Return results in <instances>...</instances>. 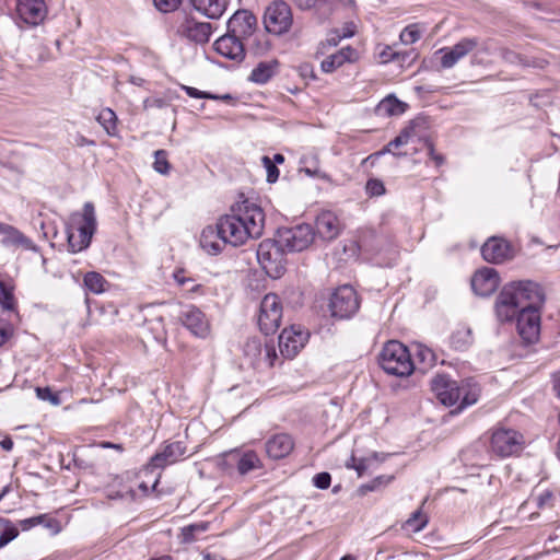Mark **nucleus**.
Wrapping results in <instances>:
<instances>
[{"label": "nucleus", "instance_id": "1", "mask_svg": "<svg viewBox=\"0 0 560 560\" xmlns=\"http://www.w3.org/2000/svg\"><path fill=\"white\" fill-rule=\"evenodd\" d=\"M542 289L536 282L513 281L505 284L495 302L500 322H509L516 315V328L524 341L532 343L540 332L539 307L544 304Z\"/></svg>", "mask_w": 560, "mask_h": 560}, {"label": "nucleus", "instance_id": "2", "mask_svg": "<svg viewBox=\"0 0 560 560\" xmlns=\"http://www.w3.org/2000/svg\"><path fill=\"white\" fill-rule=\"evenodd\" d=\"M265 212L256 202L245 199L233 205L230 212L220 217L215 223L221 238L228 245L238 247L249 238H258L264 233Z\"/></svg>", "mask_w": 560, "mask_h": 560}, {"label": "nucleus", "instance_id": "3", "mask_svg": "<svg viewBox=\"0 0 560 560\" xmlns=\"http://www.w3.org/2000/svg\"><path fill=\"white\" fill-rule=\"evenodd\" d=\"M431 389L444 406H456L453 413L463 411L479 398V388L476 385L458 384L445 374H438L431 380Z\"/></svg>", "mask_w": 560, "mask_h": 560}, {"label": "nucleus", "instance_id": "4", "mask_svg": "<svg viewBox=\"0 0 560 560\" xmlns=\"http://www.w3.org/2000/svg\"><path fill=\"white\" fill-rule=\"evenodd\" d=\"M96 225L95 210L91 202L84 203L82 212H75L71 215L68 245L72 253L81 252L90 246Z\"/></svg>", "mask_w": 560, "mask_h": 560}, {"label": "nucleus", "instance_id": "5", "mask_svg": "<svg viewBox=\"0 0 560 560\" xmlns=\"http://www.w3.org/2000/svg\"><path fill=\"white\" fill-rule=\"evenodd\" d=\"M378 362L387 374L398 377L410 375L415 369L408 349L396 340L385 343L378 355Z\"/></svg>", "mask_w": 560, "mask_h": 560}, {"label": "nucleus", "instance_id": "6", "mask_svg": "<svg viewBox=\"0 0 560 560\" xmlns=\"http://www.w3.org/2000/svg\"><path fill=\"white\" fill-rule=\"evenodd\" d=\"M257 259L265 272L273 279L285 270L284 247L279 240H264L257 248Z\"/></svg>", "mask_w": 560, "mask_h": 560}, {"label": "nucleus", "instance_id": "7", "mask_svg": "<svg viewBox=\"0 0 560 560\" xmlns=\"http://www.w3.org/2000/svg\"><path fill=\"white\" fill-rule=\"evenodd\" d=\"M525 446L524 435L515 429L498 427L490 438V450L499 457L517 455Z\"/></svg>", "mask_w": 560, "mask_h": 560}, {"label": "nucleus", "instance_id": "8", "mask_svg": "<svg viewBox=\"0 0 560 560\" xmlns=\"http://www.w3.org/2000/svg\"><path fill=\"white\" fill-rule=\"evenodd\" d=\"M292 24V11L287 2L276 0L266 8L264 25L268 33L273 35H283L290 31Z\"/></svg>", "mask_w": 560, "mask_h": 560}, {"label": "nucleus", "instance_id": "9", "mask_svg": "<svg viewBox=\"0 0 560 560\" xmlns=\"http://www.w3.org/2000/svg\"><path fill=\"white\" fill-rule=\"evenodd\" d=\"M328 306L332 317L347 319L359 311L360 300L355 290L351 285L345 284L334 291Z\"/></svg>", "mask_w": 560, "mask_h": 560}, {"label": "nucleus", "instance_id": "10", "mask_svg": "<svg viewBox=\"0 0 560 560\" xmlns=\"http://www.w3.org/2000/svg\"><path fill=\"white\" fill-rule=\"evenodd\" d=\"M282 318V305L277 294L269 293L264 296L259 306L258 326L265 335L278 330Z\"/></svg>", "mask_w": 560, "mask_h": 560}, {"label": "nucleus", "instance_id": "11", "mask_svg": "<svg viewBox=\"0 0 560 560\" xmlns=\"http://www.w3.org/2000/svg\"><path fill=\"white\" fill-rule=\"evenodd\" d=\"M315 232L310 224H298L292 228H284L278 231L280 244L289 252H302L314 241Z\"/></svg>", "mask_w": 560, "mask_h": 560}, {"label": "nucleus", "instance_id": "12", "mask_svg": "<svg viewBox=\"0 0 560 560\" xmlns=\"http://www.w3.org/2000/svg\"><path fill=\"white\" fill-rule=\"evenodd\" d=\"M179 319L194 336L207 338L210 335V323L205 313L198 307L187 306L180 312Z\"/></svg>", "mask_w": 560, "mask_h": 560}, {"label": "nucleus", "instance_id": "13", "mask_svg": "<svg viewBox=\"0 0 560 560\" xmlns=\"http://www.w3.org/2000/svg\"><path fill=\"white\" fill-rule=\"evenodd\" d=\"M213 48L219 55L236 63H241L246 56L243 38L228 32L213 43Z\"/></svg>", "mask_w": 560, "mask_h": 560}, {"label": "nucleus", "instance_id": "14", "mask_svg": "<svg viewBox=\"0 0 560 560\" xmlns=\"http://www.w3.org/2000/svg\"><path fill=\"white\" fill-rule=\"evenodd\" d=\"M478 39L475 37H465L453 47H443L438 50L441 54V66L444 69L454 67L460 59L478 47Z\"/></svg>", "mask_w": 560, "mask_h": 560}, {"label": "nucleus", "instance_id": "15", "mask_svg": "<svg viewBox=\"0 0 560 560\" xmlns=\"http://www.w3.org/2000/svg\"><path fill=\"white\" fill-rule=\"evenodd\" d=\"M481 255L485 260L492 264H501L513 257L511 244L499 236H491L481 247Z\"/></svg>", "mask_w": 560, "mask_h": 560}, {"label": "nucleus", "instance_id": "16", "mask_svg": "<svg viewBox=\"0 0 560 560\" xmlns=\"http://www.w3.org/2000/svg\"><path fill=\"white\" fill-rule=\"evenodd\" d=\"M307 340V334L300 328L291 326L284 328L279 336V349L281 354L287 359L294 358L304 347Z\"/></svg>", "mask_w": 560, "mask_h": 560}, {"label": "nucleus", "instance_id": "17", "mask_svg": "<svg viewBox=\"0 0 560 560\" xmlns=\"http://www.w3.org/2000/svg\"><path fill=\"white\" fill-rule=\"evenodd\" d=\"M16 13L22 22L36 26L46 16L47 8L44 0H18Z\"/></svg>", "mask_w": 560, "mask_h": 560}, {"label": "nucleus", "instance_id": "18", "mask_svg": "<svg viewBox=\"0 0 560 560\" xmlns=\"http://www.w3.org/2000/svg\"><path fill=\"white\" fill-rule=\"evenodd\" d=\"M177 33L191 42L203 44L210 38L212 25L208 22L197 21L194 18H185L178 25Z\"/></svg>", "mask_w": 560, "mask_h": 560}, {"label": "nucleus", "instance_id": "19", "mask_svg": "<svg viewBox=\"0 0 560 560\" xmlns=\"http://www.w3.org/2000/svg\"><path fill=\"white\" fill-rule=\"evenodd\" d=\"M256 25L257 20L252 12L238 10L228 21V33L244 39L254 33Z\"/></svg>", "mask_w": 560, "mask_h": 560}, {"label": "nucleus", "instance_id": "20", "mask_svg": "<svg viewBox=\"0 0 560 560\" xmlns=\"http://www.w3.org/2000/svg\"><path fill=\"white\" fill-rule=\"evenodd\" d=\"M500 277L493 268H482L471 279V288L480 296L491 295L498 289Z\"/></svg>", "mask_w": 560, "mask_h": 560}, {"label": "nucleus", "instance_id": "21", "mask_svg": "<svg viewBox=\"0 0 560 560\" xmlns=\"http://www.w3.org/2000/svg\"><path fill=\"white\" fill-rule=\"evenodd\" d=\"M187 448L184 442L176 441L167 444L162 452L156 453L150 459V466L153 468H163L178 462L186 453Z\"/></svg>", "mask_w": 560, "mask_h": 560}, {"label": "nucleus", "instance_id": "22", "mask_svg": "<svg viewBox=\"0 0 560 560\" xmlns=\"http://www.w3.org/2000/svg\"><path fill=\"white\" fill-rule=\"evenodd\" d=\"M316 234L325 241L335 240L341 231L338 217L331 211L320 212L315 221Z\"/></svg>", "mask_w": 560, "mask_h": 560}, {"label": "nucleus", "instance_id": "23", "mask_svg": "<svg viewBox=\"0 0 560 560\" xmlns=\"http://www.w3.org/2000/svg\"><path fill=\"white\" fill-rule=\"evenodd\" d=\"M359 59V52L357 49L351 46H347L341 48L335 54L326 57L322 63L320 68L326 73H331L346 62H355Z\"/></svg>", "mask_w": 560, "mask_h": 560}, {"label": "nucleus", "instance_id": "24", "mask_svg": "<svg viewBox=\"0 0 560 560\" xmlns=\"http://www.w3.org/2000/svg\"><path fill=\"white\" fill-rule=\"evenodd\" d=\"M226 462L231 466H236L238 474L242 476L260 467V459L253 451L245 453L230 452L226 455Z\"/></svg>", "mask_w": 560, "mask_h": 560}, {"label": "nucleus", "instance_id": "25", "mask_svg": "<svg viewBox=\"0 0 560 560\" xmlns=\"http://www.w3.org/2000/svg\"><path fill=\"white\" fill-rule=\"evenodd\" d=\"M293 447L292 438L284 433L276 434L266 442V452L273 459H281L288 456Z\"/></svg>", "mask_w": 560, "mask_h": 560}, {"label": "nucleus", "instance_id": "26", "mask_svg": "<svg viewBox=\"0 0 560 560\" xmlns=\"http://www.w3.org/2000/svg\"><path fill=\"white\" fill-rule=\"evenodd\" d=\"M217 225L206 226L200 235V246L210 255L220 254L226 246Z\"/></svg>", "mask_w": 560, "mask_h": 560}, {"label": "nucleus", "instance_id": "27", "mask_svg": "<svg viewBox=\"0 0 560 560\" xmlns=\"http://www.w3.org/2000/svg\"><path fill=\"white\" fill-rule=\"evenodd\" d=\"M279 70V61L273 59L269 61H260L250 72L249 81L262 85L269 82Z\"/></svg>", "mask_w": 560, "mask_h": 560}, {"label": "nucleus", "instance_id": "28", "mask_svg": "<svg viewBox=\"0 0 560 560\" xmlns=\"http://www.w3.org/2000/svg\"><path fill=\"white\" fill-rule=\"evenodd\" d=\"M192 7L209 19H219L226 10V0H190Z\"/></svg>", "mask_w": 560, "mask_h": 560}, {"label": "nucleus", "instance_id": "29", "mask_svg": "<svg viewBox=\"0 0 560 560\" xmlns=\"http://www.w3.org/2000/svg\"><path fill=\"white\" fill-rule=\"evenodd\" d=\"M22 530H30L31 528L42 525L49 529L52 534H57L60 530V523L51 517L49 514H39L33 517H28L20 521L19 523Z\"/></svg>", "mask_w": 560, "mask_h": 560}, {"label": "nucleus", "instance_id": "30", "mask_svg": "<svg viewBox=\"0 0 560 560\" xmlns=\"http://www.w3.org/2000/svg\"><path fill=\"white\" fill-rule=\"evenodd\" d=\"M300 171L304 172L308 177L328 180L329 176L322 171L319 159L315 153L304 154L300 160Z\"/></svg>", "mask_w": 560, "mask_h": 560}, {"label": "nucleus", "instance_id": "31", "mask_svg": "<svg viewBox=\"0 0 560 560\" xmlns=\"http://www.w3.org/2000/svg\"><path fill=\"white\" fill-rule=\"evenodd\" d=\"M407 105L399 101L395 95H388L383 98L375 108L378 116L389 117L402 114Z\"/></svg>", "mask_w": 560, "mask_h": 560}, {"label": "nucleus", "instance_id": "32", "mask_svg": "<svg viewBox=\"0 0 560 560\" xmlns=\"http://www.w3.org/2000/svg\"><path fill=\"white\" fill-rule=\"evenodd\" d=\"M1 244L7 248L23 247L25 249H28L32 247V241L12 225L3 235Z\"/></svg>", "mask_w": 560, "mask_h": 560}, {"label": "nucleus", "instance_id": "33", "mask_svg": "<svg viewBox=\"0 0 560 560\" xmlns=\"http://www.w3.org/2000/svg\"><path fill=\"white\" fill-rule=\"evenodd\" d=\"M84 287L94 294L105 292L109 285L108 281L96 271H89L83 278Z\"/></svg>", "mask_w": 560, "mask_h": 560}, {"label": "nucleus", "instance_id": "34", "mask_svg": "<svg viewBox=\"0 0 560 560\" xmlns=\"http://www.w3.org/2000/svg\"><path fill=\"white\" fill-rule=\"evenodd\" d=\"M472 343L471 329L465 326L457 328L451 336V345L455 350L464 351Z\"/></svg>", "mask_w": 560, "mask_h": 560}, {"label": "nucleus", "instance_id": "35", "mask_svg": "<svg viewBox=\"0 0 560 560\" xmlns=\"http://www.w3.org/2000/svg\"><path fill=\"white\" fill-rule=\"evenodd\" d=\"M385 460V456L378 453H373L368 457H360L357 466V474L359 477L364 476L375 470L380 463Z\"/></svg>", "mask_w": 560, "mask_h": 560}, {"label": "nucleus", "instance_id": "36", "mask_svg": "<svg viewBox=\"0 0 560 560\" xmlns=\"http://www.w3.org/2000/svg\"><path fill=\"white\" fill-rule=\"evenodd\" d=\"M393 479H394V476H392V475H381V476H377L373 480H371V481H369L366 483L361 485L358 488V493L360 495H365V494H368L369 492H372V491H381L382 489L387 487L393 481Z\"/></svg>", "mask_w": 560, "mask_h": 560}, {"label": "nucleus", "instance_id": "37", "mask_svg": "<svg viewBox=\"0 0 560 560\" xmlns=\"http://www.w3.org/2000/svg\"><path fill=\"white\" fill-rule=\"evenodd\" d=\"M96 120L109 136H114L116 133L117 116L113 109L108 107L103 108L97 115Z\"/></svg>", "mask_w": 560, "mask_h": 560}, {"label": "nucleus", "instance_id": "38", "mask_svg": "<svg viewBox=\"0 0 560 560\" xmlns=\"http://www.w3.org/2000/svg\"><path fill=\"white\" fill-rule=\"evenodd\" d=\"M428 524V516L421 510L415 511L405 522L404 528L413 533L422 530Z\"/></svg>", "mask_w": 560, "mask_h": 560}, {"label": "nucleus", "instance_id": "39", "mask_svg": "<svg viewBox=\"0 0 560 560\" xmlns=\"http://www.w3.org/2000/svg\"><path fill=\"white\" fill-rule=\"evenodd\" d=\"M208 522H199L195 524H190L182 528V536L184 542H191L197 539V536L201 533H205L209 528Z\"/></svg>", "mask_w": 560, "mask_h": 560}, {"label": "nucleus", "instance_id": "40", "mask_svg": "<svg viewBox=\"0 0 560 560\" xmlns=\"http://www.w3.org/2000/svg\"><path fill=\"white\" fill-rule=\"evenodd\" d=\"M424 27L419 23H413L406 26L400 33V40L405 45H410L418 42L421 38V34Z\"/></svg>", "mask_w": 560, "mask_h": 560}, {"label": "nucleus", "instance_id": "41", "mask_svg": "<svg viewBox=\"0 0 560 560\" xmlns=\"http://www.w3.org/2000/svg\"><path fill=\"white\" fill-rule=\"evenodd\" d=\"M244 354L255 363L262 353V343L259 338L253 337L248 338L244 343L243 348Z\"/></svg>", "mask_w": 560, "mask_h": 560}, {"label": "nucleus", "instance_id": "42", "mask_svg": "<svg viewBox=\"0 0 560 560\" xmlns=\"http://www.w3.org/2000/svg\"><path fill=\"white\" fill-rule=\"evenodd\" d=\"M0 526L3 528L0 535V549L7 546L10 541L15 539L19 535V529L14 526L10 520L0 518Z\"/></svg>", "mask_w": 560, "mask_h": 560}, {"label": "nucleus", "instance_id": "43", "mask_svg": "<svg viewBox=\"0 0 560 560\" xmlns=\"http://www.w3.org/2000/svg\"><path fill=\"white\" fill-rule=\"evenodd\" d=\"M301 10L315 9L326 14L330 11L328 0H293Z\"/></svg>", "mask_w": 560, "mask_h": 560}, {"label": "nucleus", "instance_id": "44", "mask_svg": "<svg viewBox=\"0 0 560 560\" xmlns=\"http://www.w3.org/2000/svg\"><path fill=\"white\" fill-rule=\"evenodd\" d=\"M415 129L416 125L411 122L409 126L405 127L394 140L389 142V145H393L394 148H399L405 144H408L416 136Z\"/></svg>", "mask_w": 560, "mask_h": 560}, {"label": "nucleus", "instance_id": "45", "mask_svg": "<svg viewBox=\"0 0 560 560\" xmlns=\"http://www.w3.org/2000/svg\"><path fill=\"white\" fill-rule=\"evenodd\" d=\"M415 129L416 125L411 122L409 126L405 127L394 140L389 142V145H393L394 148H399L405 144H408L416 136Z\"/></svg>", "mask_w": 560, "mask_h": 560}, {"label": "nucleus", "instance_id": "46", "mask_svg": "<svg viewBox=\"0 0 560 560\" xmlns=\"http://www.w3.org/2000/svg\"><path fill=\"white\" fill-rule=\"evenodd\" d=\"M415 129L416 125L411 122L409 126L405 127L394 140L389 142V145H393L394 148H399L405 144H408L416 136Z\"/></svg>", "mask_w": 560, "mask_h": 560}, {"label": "nucleus", "instance_id": "47", "mask_svg": "<svg viewBox=\"0 0 560 560\" xmlns=\"http://www.w3.org/2000/svg\"><path fill=\"white\" fill-rule=\"evenodd\" d=\"M153 168L155 172L167 175L171 170V164L167 160V152L165 150H156L154 152Z\"/></svg>", "mask_w": 560, "mask_h": 560}, {"label": "nucleus", "instance_id": "48", "mask_svg": "<svg viewBox=\"0 0 560 560\" xmlns=\"http://www.w3.org/2000/svg\"><path fill=\"white\" fill-rule=\"evenodd\" d=\"M131 492V490L126 489L121 485V480L117 477L113 485L108 486L106 489V495L110 500L122 499L126 493Z\"/></svg>", "mask_w": 560, "mask_h": 560}, {"label": "nucleus", "instance_id": "49", "mask_svg": "<svg viewBox=\"0 0 560 560\" xmlns=\"http://www.w3.org/2000/svg\"><path fill=\"white\" fill-rule=\"evenodd\" d=\"M0 305L5 311L14 310V298L12 291L0 280Z\"/></svg>", "mask_w": 560, "mask_h": 560}, {"label": "nucleus", "instance_id": "50", "mask_svg": "<svg viewBox=\"0 0 560 560\" xmlns=\"http://www.w3.org/2000/svg\"><path fill=\"white\" fill-rule=\"evenodd\" d=\"M35 392L38 399L49 401L52 406H58L61 402L59 395L52 393L49 387H36Z\"/></svg>", "mask_w": 560, "mask_h": 560}, {"label": "nucleus", "instance_id": "51", "mask_svg": "<svg viewBox=\"0 0 560 560\" xmlns=\"http://www.w3.org/2000/svg\"><path fill=\"white\" fill-rule=\"evenodd\" d=\"M366 194L371 197H378L385 194V186L382 180L372 178L365 185Z\"/></svg>", "mask_w": 560, "mask_h": 560}, {"label": "nucleus", "instance_id": "52", "mask_svg": "<svg viewBox=\"0 0 560 560\" xmlns=\"http://www.w3.org/2000/svg\"><path fill=\"white\" fill-rule=\"evenodd\" d=\"M261 162L267 171V180L269 183H275L278 177H279V170L278 167L275 165V163L272 162V160L267 156V155H264L261 158Z\"/></svg>", "mask_w": 560, "mask_h": 560}, {"label": "nucleus", "instance_id": "53", "mask_svg": "<svg viewBox=\"0 0 560 560\" xmlns=\"http://www.w3.org/2000/svg\"><path fill=\"white\" fill-rule=\"evenodd\" d=\"M271 44L269 39L265 36L256 37L253 46V51L255 55L262 56L270 50Z\"/></svg>", "mask_w": 560, "mask_h": 560}, {"label": "nucleus", "instance_id": "54", "mask_svg": "<svg viewBox=\"0 0 560 560\" xmlns=\"http://www.w3.org/2000/svg\"><path fill=\"white\" fill-rule=\"evenodd\" d=\"M182 89L186 92V94L194 98H208V100H217L218 95L211 94L209 92L200 91L192 86L182 85Z\"/></svg>", "mask_w": 560, "mask_h": 560}, {"label": "nucleus", "instance_id": "55", "mask_svg": "<svg viewBox=\"0 0 560 560\" xmlns=\"http://www.w3.org/2000/svg\"><path fill=\"white\" fill-rule=\"evenodd\" d=\"M154 5L161 12H172L178 8L180 0H153Z\"/></svg>", "mask_w": 560, "mask_h": 560}, {"label": "nucleus", "instance_id": "56", "mask_svg": "<svg viewBox=\"0 0 560 560\" xmlns=\"http://www.w3.org/2000/svg\"><path fill=\"white\" fill-rule=\"evenodd\" d=\"M331 482V476L329 472L323 471L319 474H316L313 477V485L318 489H327L329 488Z\"/></svg>", "mask_w": 560, "mask_h": 560}, {"label": "nucleus", "instance_id": "57", "mask_svg": "<svg viewBox=\"0 0 560 560\" xmlns=\"http://www.w3.org/2000/svg\"><path fill=\"white\" fill-rule=\"evenodd\" d=\"M500 56L504 61L509 63H523L522 56L509 48H500Z\"/></svg>", "mask_w": 560, "mask_h": 560}, {"label": "nucleus", "instance_id": "58", "mask_svg": "<svg viewBox=\"0 0 560 560\" xmlns=\"http://www.w3.org/2000/svg\"><path fill=\"white\" fill-rule=\"evenodd\" d=\"M418 357L420 360L427 364V366H432L435 364L436 358L433 351L429 348H421L418 351Z\"/></svg>", "mask_w": 560, "mask_h": 560}, {"label": "nucleus", "instance_id": "59", "mask_svg": "<svg viewBox=\"0 0 560 560\" xmlns=\"http://www.w3.org/2000/svg\"><path fill=\"white\" fill-rule=\"evenodd\" d=\"M167 106V102L162 97H148L143 101V109L163 108Z\"/></svg>", "mask_w": 560, "mask_h": 560}, {"label": "nucleus", "instance_id": "60", "mask_svg": "<svg viewBox=\"0 0 560 560\" xmlns=\"http://www.w3.org/2000/svg\"><path fill=\"white\" fill-rule=\"evenodd\" d=\"M12 336V327L9 323L0 319V347Z\"/></svg>", "mask_w": 560, "mask_h": 560}, {"label": "nucleus", "instance_id": "61", "mask_svg": "<svg viewBox=\"0 0 560 560\" xmlns=\"http://www.w3.org/2000/svg\"><path fill=\"white\" fill-rule=\"evenodd\" d=\"M343 39L340 35L339 30H332L328 33L326 39L324 43H322L323 46H329V47H336L340 40Z\"/></svg>", "mask_w": 560, "mask_h": 560}, {"label": "nucleus", "instance_id": "62", "mask_svg": "<svg viewBox=\"0 0 560 560\" xmlns=\"http://www.w3.org/2000/svg\"><path fill=\"white\" fill-rule=\"evenodd\" d=\"M262 351H265V359L269 366L273 365L275 360L277 359V352L276 348L272 343H266L262 348Z\"/></svg>", "mask_w": 560, "mask_h": 560}, {"label": "nucleus", "instance_id": "63", "mask_svg": "<svg viewBox=\"0 0 560 560\" xmlns=\"http://www.w3.org/2000/svg\"><path fill=\"white\" fill-rule=\"evenodd\" d=\"M174 279L176 283L183 288L194 282L191 278L185 276L184 270H177L174 272Z\"/></svg>", "mask_w": 560, "mask_h": 560}, {"label": "nucleus", "instance_id": "64", "mask_svg": "<svg viewBox=\"0 0 560 560\" xmlns=\"http://www.w3.org/2000/svg\"><path fill=\"white\" fill-rule=\"evenodd\" d=\"M342 38H350L355 33V25L353 23H347L342 28H338Z\"/></svg>", "mask_w": 560, "mask_h": 560}]
</instances>
